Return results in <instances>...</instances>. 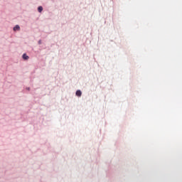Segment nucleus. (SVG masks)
I'll list each match as a JSON object with an SVG mask.
<instances>
[{
  "mask_svg": "<svg viewBox=\"0 0 182 182\" xmlns=\"http://www.w3.org/2000/svg\"><path fill=\"white\" fill-rule=\"evenodd\" d=\"M23 59H24V60H28V59H29V56L24 53L23 55Z\"/></svg>",
  "mask_w": 182,
  "mask_h": 182,
  "instance_id": "obj_2",
  "label": "nucleus"
},
{
  "mask_svg": "<svg viewBox=\"0 0 182 182\" xmlns=\"http://www.w3.org/2000/svg\"><path fill=\"white\" fill-rule=\"evenodd\" d=\"M38 12H42V11H43V8L42 6H38Z\"/></svg>",
  "mask_w": 182,
  "mask_h": 182,
  "instance_id": "obj_4",
  "label": "nucleus"
},
{
  "mask_svg": "<svg viewBox=\"0 0 182 182\" xmlns=\"http://www.w3.org/2000/svg\"><path fill=\"white\" fill-rule=\"evenodd\" d=\"M19 29H21V27H19V26L16 25L14 28V31H19Z\"/></svg>",
  "mask_w": 182,
  "mask_h": 182,
  "instance_id": "obj_3",
  "label": "nucleus"
},
{
  "mask_svg": "<svg viewBox=\"0 0 182 182\" xmlns=\"http://www.w3.org/2000/svg\"><path fill=\"white\" fill-rule=\"evenodd\" d=\"M38 43H39V44H41V41H38Z\"/></svg>",
  "mask_w": 182,
  "mask_h": 182,
  "instance_id": "obj_5",
  "label": "nucleus"
},
{
  "mask_svg": "<svg viewBox=\"0 0 182 182\" xmlns=\"http://www.w3.org/2000/svg\"><path fill=\"white\" fill-rule=\"evenodd\" d=\"M76 96H78L79 97H80V96H82V91H80V90H77V92H76Z\"/></svg>",
  "mask_w": 182,
  "mask_h": 182,
  "instance_id": "obj_1",
  "label": "nucleus"
}]
</instances>
